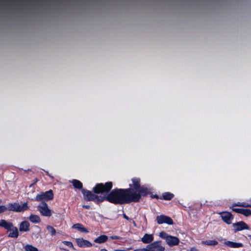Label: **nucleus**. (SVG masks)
<instances>
[{
	"label": "nucleus",
	"mask_w": 251,
	"mask_h": 251,
	"mask_svg": "<svg viewBox=\"0 0 251 251\" xmlns=\"http://www.w3.org/2000/svg\"><path fill=\"white\" fill-rule=\"evenodd\" d=\"M108 239L107 236L105 235H101L98 237L94 240V242L99 244H101L106 242Z\"/></svg>",
	"instance_id": "nucleus-18"
},
{
	"label": "nucleus",
	"mask_w": 251,
	"mask_h": 251,
	"mask_svg": "<svg viewBox=\"0 0 251 251\" xmlns=\"http://www.w3.org/2000/svg\"><path fill=\"white\" fill-rule=\"evenodd\" d=\"M201 244L207 246H215L218 244V242L215 240H207L202 241Z\"/></svg>",
	"instance_id": "nucleus-20"
},
{
	"label": "nucleus",
	"mask_w": 251,
	"mask_h": 251,
	"mask_svg": "<svg viewBox=\"0 0 251 251\" xmlns=\"http://www.w3.org/2000/svg\"><path fill=\"white\" fill-rule=\"evenodd\" d=\"M162 241H157L148 244L146 248L141 249L142 251H164L165 247L161 245Z\"/></svg>",
	"instance_id": "nucleus-6"
},
{
	"label": "nucleus",
	"mask_w": 251,
	"mask_h": 251,
	"mask_svg": "<svg viewBox=\"0 0 251 251\" xmlns=\"http://www.w3.org/2000/svg\"><path fill=\"white\" fill-rule=\"evenodd\" d=\"M30 224L27 221H22L19 225L20 232H27L30 230Z\"/></svg>",
	"instance_id": "nucleus-13"
},
{
	"label": "nucleus",
	"mask_w": 251,
	"mask_h": 251,
	"mask_svg": "<svg viewBox=\"0 0 251 251\" xmlns=\"http://www.w3.org/2000/svg\"><path fill=\"white\" fill-rule=\"evenodd\" d=\"M244 207H250L251 208V204H249L247 202H245L244 204Z\"/></svg>",
	"instance_id": "nucleus-33"
},
{
	"label": "nucleus",
	"mask_w": 251,
	"mask_h": 251,
	"mask_svg": "<svg viewBox=\"0 0 251 251\" xmlns=\"http://www.w3.org/2000/svg\"><path fill=\"white\" fill-rule=\"evenodd\" d=\"M241 214L246 217L250 216L251 215V210L247 208H242Z\"/></svg>",
	"instance_id": "nucleus-23"
},
{
	"label": "nucleus",
	"mask_w": 251,
	"mask_h": 251,
	"mask_svg": "<svg viewBox=\"0 0 251 251\" xmlns=\"http://www.w3.org/2000/svg\"><path fill=\"white\" fill-rule=\"evenodd\" d=\"M24 251H39L38 249L30 244H26L24 247Z\"/></svg>",
	"instance_id": "nucleus-22"
},
{
	"label": "nucleus",
	"mask_w": 251,
	"mask_h": 251,
	"mask_svg": "<svg viewBox=\"0 0 251 251\" xmlns=\"http://www.w3.org/2000/svg\"><path fill=\"white\" fill-rule=\"evenodd\" d=\"M115 251H126V250H116Z\"/></svg>",
	"instance_id": "nucleus-39"
},
{
	"label": "nucleus",
	"mask_w": 251,
	"mask_h": 251,
	"mask_svg": "<svg viewBox=\"0 0 251 251\" xmlns=\"http://www.w3.org/2000/svg\"><path fill=\"white\" fill-rule=\"evenodd\" d=\"M248 237L249 238L250 240H251V234L248 235Z\"/></svg>",
	"instance_id": "nucleus-38"
},
{
	"label": "nucleus",
	"mask_w": 251,
	"mask_h": 251,
	"mask_svg": "<svg viewBox=\"0 0 251 251\" xmlns=\"http://www.w3.org/2000/svg\"><path fill=\"white\" fill-rule=\"evenodd\" d=\"M44 200L46 201L52 200L53 199V193L52 190L43 192Z\"/></svg>",
	"instance_id": "nucleus-16"
},
{
	"label": "nucleus",
	"mask_w": 251,
	"mask_h": 251,
	"mask_svg": "<svg viewBox=\"0 0 251 251\" xmlns=\"http://www.w3.org/2000/svg\"><path fill=\"white\" fill-rule=\"evenodd\" d=\"M222 220L226 224L230 225L234 219V216L228 211H222L219 213Z\"/></svg>",
	"instance_id": "nucleus-8"
},
{
	"label": "nucleus",
	"mask_w": 251,
	"mask_h": 251,
	"mask_svg": "<svg viewBox=\"0 0 251 251\" xmlns=\"http://www.w3.org/2000/svg\"><path fill=\"white\" fill-rule=\"evenodd\" d=\"M77 246L80 248H88L93 246V244L88 240L83 238H78L75 239Z\"/></svg>",
	"instance_id": "nucleus-11"
},
{
	"label": "nucleus",
	"mask_w": 251,
	"mask_h": 251,
	"mask_svg": "<svg viewBox=\"0 0 251 251\" xmlns=\"http://www.w3.org/2000/svg\"><path fill=\"white\" fill-rule=\"evenodd\" d=\"M156 221L158 224L164 223L169 225H172L174 224L173 220L170 217L164 215H161L156 217Z\"/></svg>",
	"instance_id": "nucleus-10"
},
{
	"label": "nucleus",
	"mask_w": 251,
	"mask_h": 251,
	"mask_svg": "<svg viewBox=\"0 0 251 251\" xmlns=\"http://www.w3.org/2000/svg\"><path fill=\"white\" fill-rule=\"evenodd\" d=\"M60 250H62V251H69L68 250L65 249V248H60Z\"/></svg>",
	"instance_id": "nucleus-36"
},
{
	"label": "nucleus",
	"mask_w": 251,
	"mask_h": 251,
	"mask_svg": "<svg viewBox=\"0 0 251 251\" xmlns=\"http://www.w3.org/2000/svg\"><path fill=\"white\" fill-rule=\"evenodd\" d=\"M109 238L110 239L112 240H121L122 239V238L120 236H117V235H112L109 237Z\"/></svg>",
	"instance_id": "nucleus-30"
},
{
	"label": "nucleus",
	"mask_w": 251,
	"mask_h": 251,
	"mask_svg": "<svg viewBox=\"0 0 251 251\" xmlns=\"http://www.w3.org/2000/svg\"><path fill=\"white\" fill-rule=\"evenodd\" d=\"M48 176H49L50 177H51V178H53V176H51L49 174V173L48 172H47V174H46Z\"/></svg>",
	"instance_id": "nucleus-37"
},
{
	"label": "nucleus",
	"mask_w": 251,
	"mask_h": 251,
	"mask_svg": "<svg viewBox=\"0 0 251 251\" xmlns=\"http://www.w3.org/2000/svg\"><path fill=\"white\" fill-rule=\"evenodd\" d=\"M232 226L234 233L244 229H249L248 225L243 221H240L234 223L232 224Z\"/></svg>",
	"instance_id": "nucleus-9"
},
{
	"label": "nucleus",
	"mask_w": 251,
	"mask_h": 251,
	"mask_svg": "<svg viewBox=\"0 0 251 251\" xmlns=\"http://www.w3.org/2000/svg\"><path fill=\"white\" fill-rule=\"evenodd\" d=\"M73 227L75 229H77V230H78L79 231H80L82 232H84V233L88 232V229L86 228H85L83 226V225H82L81 224H79V223L75 224L73 225Z\"/></svg>",
	"instance_id": "nucleus-19"
},
{
	"label": "nucleus",
	"mask_w": 251,
	"mask_h": 251,
	"mask_svg": "<svg viewBox=\"0 0 251 251\" xmlns=\"http://www.w3.org/2000/svg\"><path fill=\"white\" fill-rule=\"evenodd\" d=\"M143 186H146L148 189H150V192L148 195H150L151 198H152V199L155 198L156 199H160V197L158 196V195H157V194L153 195L152 194L151 191V188H150V187L148 185H144Z\"/></svg>",
	"instance_id": "nucleus-25"
},
{
	"label": "nucleus",
	"mask_w": 251,
	"mask_h": 251,
	"mask_svg": "<svg viewBox=\"0 0 251 251\" xmlns=\"http://www.w3.org/2000/svg\"><path fill=\"white\" fill-rule=\"evenodd\" d=\"M123 217H124L125 219H126V220H128V221L130 220V219L129 218V217H128V216H127L126 214L124 213V214H123Z\"/></svg>",
	"instance_id": "nucleus-35"
},
{
	"label": "nucleus",
	"mask_w": 251,
	"mask_h": 251,
	"mask_svg": "<svg viewBox=\"0 0 251 251\" xmlns=\"http://www.w3.org/2000/svg\"><path fill=\"white\" fill-rule=\"evenodd\" d=\"M230 208L231 209L232 211L236 212L237 213H239V214H241V210L242 209V208L232 207V206H230Z\"/></svg>",
	"instance_id": "nucleus-29"
},
{
	"label": "nucleus",
	"mask_w": 251,
	"mask_h": 251,
	"mask_svg": "<svg viewBox=\"0 0 251 251\" xmlns=\"http://www.w3.org/2000/svg\"><path fill=\"white\" fill-rule=\"evenodd\" d=\"M245 202H234L233 203L232 205V207H234L236 206L238 207H244V204Z\"/></svg>",
	"instance_id": "nucleus-28"
},
{
	"label": "nucleus",
	"mask_w": 251,
	"mask_h": 251,
	"mask_svg": "<svg viewBox=\"0 0 251 251\" xmlns=\"http://www.w3.org/2000/svg\"><path fill=\"white\" fill-rule=\"evenodd\" d=\"M0 227L4 228L7 232H9L8 237L17 238L19 236L18 229L12 223L1 219L0 220Z\"/></svg>",
	"instance_id": "nucleus-3"
},
{
	"label": "nucleus",
	"mask_w": 251,
	"mask_h": 251,
	"mask_svg": "<svg viewBox=\"0 0 251 251\" xmlns=\"http://www.w3.org/2000/svg\"><path fill=\"white\" fill-rule=\"evenodd\" d=\"M37 209L42 216L46 217L51 216V210L49 208L48 204L45 201H42L37 206Z\"/></svg>",
	"instance_id": "nucleus-7"
},
{
	"label": "nucleus",
	"mask_w": 251,
	"mask_h": 251,
	"mask_svg": "<svg viewBox=\"0 0 251 251\" xmlns=\"http://www.w3.org/2000/svg\"><path fill=\"white\" fill-rule=\"evenodd\" d=\"M82 207L86 209H90L91 206L89 205H83Z\"/></svg>",
	"instance_id": "nucleus-32"
},
{
	"label": "nucleus",
	"mask_w": 251,
	"mask_h": 251,
	"mask_svg": "<svg viewBox=\"0 0 251 251\" xmlns=\"http://www.w3.org/2000/svg\"><path fill=\"white\" fill-rule=\"evenodd\" d=\"M71 182L75 189L81 190V192L83 195V193H84V192L85 191H88V190L83 189L82 183L80 181H79L77 179H73L71 181Z\"/></svg>",
	"instance_id": "nucleus-12"
},
{
	"label": "nucleus",
	"mask_w": 251,
	"mask_h": 251,
	"mask_svg": "<svg viewBox=\"0 0 251 251\" xmlns=\"http://www.w3.org/2000/svg\"><path fill=\"white\" fill-rule=\"evenodd\" d=\"M29 209L27 202L20 205L18 202L9 203L7 204V210L15 212H24Z\"/></svg>",
	"instance_id": "nucleus-4"
},
{
	"label": "nucleus",
	"mask_w": 251,
	"mask_h": 251,
	"mask_svg": "<svg viewBox=\"0 0 251 251\" xmlns=\"http://www.w3.org/2000/svg\"><path fill=\"white\" fill-rule=\"evenodd\" d=\"M154 239V237L152 234H149L146 233L143 237L141 238V241L144 244H151L152 243Z\"/></svg>",
	"instance_id": "nucleus-15"
},
{
	"label": "nucleus",
	"mask_w": 251,
	"mask_h": 251,
	"mask_svg": "<svg viewBox=\"0 0 251 251\" xmlns=\"http://www.w3.org/2000/svg\"><path fill=\"white\" fill-rule=\"evenodd\" d=\"M6 210L7 207L6 206L3 205H0V213L5 212Z\"/></svg>",
	"instance_id": "nucleus-31"
},
{
	"label": "nucleus",
	"mask_w": 251,
	"mask_h": 251,
	"mask_svg": "<svg viewBox=\"0 0 251 251\" xmlns=\"http://www.w3.org/2000/svg\"><path fill=\"white\" fill-rule=\"evenodd\" d=\"M174 197V194H173L171 192H167L163 193L162 194V196L160 197V199L164 200L165 201H170V200H172Z\"/></svg>",
	"instance_id": "nucleus-17"
},
{
	"label": "nucleus",
	"mask_w": 251,
	"mask_h": 251,
	"mask_svg": "<svg viewBox=\"0 0 251 251\" xmlns=\"http://www.w3.org/2000/svg\"><path fill=\"white\" fill-rule=\"evenodd\" d=\"M190 251H199L197 248L194 247H192L191 248Z\"/></svg>",
	"instance_id": "nucleus-34"
},
{
	"label": "nucleus",
	"mask_w": 251,
	"mask_h": 251,
	"mask_svg": "<svg viewBox=\"0 0 251 251\" xmlns=\"http://www.w3.org/2000/svg\"><path fill=\"white\" fill-rule=\"evenodd\" d=\"M113 187V183L111 181L106 182L104 183H98L93 188V194L98 195V194L107 195L111 191Z\"/></svg>",
	"instance_id": "nucleus-2"
},
{
	"label": "nucleus",
	"mask_w": 251,
	"mask_h": 251,
	"mask_svg": "<svg viewBox=\"0 0 251 251\" xmlns=\"http://www.w3.org/2000/svg\"><path fill=\"white\" fill-rule=\"evenodd\" d=\"M46 228L51 236H54L56 234V230L53 226H47Z\"/></svg>",
	"instance_id": "nucleus-24"
},
{
	"label": "nucleus",
	"mask_w": 251,
	"mask_h": 251,
	"mask_svg": "<svg viewBox=\"0 0 251 251\" xmlns=\"http://www.w3.org/2000/svg\"><path fill=\"white\" fill-rule=\"evenodd\" d=\"M43 200H44L43 192H42L40 194H38L35 198V201H43Z\"/></svg>",
	"instance_id": "nucleus-26"
},
{
	"label": "nucleus",
	"mask_w": 251,
	"mask_h": 251,
	"mask_svg": "<svg viewBox=\"0 0 251 251\" xmlns=\"http://www.w3.org/2000/svg\"><path fill=\"white\" fill-rule=\"evenodd\" d=\"M159 236L166 240L167 244L170 247H173L176 245H178L180 242V240L176 236L168 235L165 231H161L159 233Z\"/></svg>",
	"instance_id": "nucleus-5"
},
{
	"label": "nucleus",
	"mask_w": 251,
	"mask_h": 251,
	"mask_svg": "<svg viewBox=\"0 0 251 251\" xmlns=\"http://www.w3.org/2000/svg\"><path fill=\"white\" fill-rule=\"evenodd\" d=\"M224 245L226 246L231 248H239L244 246L242 243L234 242L230 241H226L224 242Z\"/></svg>",
	"instance_id": "nucleus-14"
},
{
	"label": "nucleus",
	"mask_w": 251,
	"mask_h": 251,
	"mask_svg": "<svg viewBox=\"0 0 251 251\" xmlns=\"http://www.w3.org/2000/svg\"><path fill=\"white\" fill-rule=\"evenodd\" d=\"M29 220L33 223H39L41 222V219L38 215L31 214L29 217Z\"/></svg>",
	"instance_id": "nucleus-21"
},
{
	"label": "nucleus",
	"mask_w": 251,
	"mask_h": 251,
	"mask_svg": "<svg viewBox=\"0 0 251 251\" xmlns=\"http://www.w3.org/2000/svg\"><path fill=\"white\" fill-rule=\"evenodd\" d=\"M131 181L132 183L129 184V188H116L111 189L107 195L103 196L95 195L91 191H85L83 198L86 201H92L98 205L104 201H107L115 205L138 202L142 197H147L150 191L146 186H141L140 178H132Z\"/></svg>",
	"instance_id": "nucleus-1"
},
{
	"label": "nucleus",
	"mask_w": 251,
	"mask_h": 251,
	"mask_svg": "<svg viewBox=\"0 0 251 251\" xmlns=\"http://www.w3.org/2000/svg\"><path fill=\"white\" fill-rule=\"evenodd\" d=\"M62 243L64 245L67 246L68 247H70V248H72L73 250H75L74 246L71 241H62Z\"/></svg>",
	"instance_id": "nucleus-27"
}]
</instances>
